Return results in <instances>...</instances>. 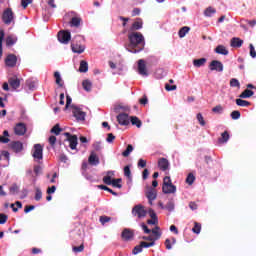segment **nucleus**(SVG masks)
I'll return each instance as SVG.
<instances>
[{
    "label": "nucleus",
    "mask_w": 256,
    "mask_h": 256,
    "mask_svg": "<svg viewBox=\"0 0 256 256\" xmlns=\"http://www.w3.org/2000/svg\"><path fill=\"white\" fill-rule=\"evenodd\" d=\"M139 29H143V20L141 18H137L136 21L133 22L129 31L130 33H135V31H139Z\"/></svg>",
    "instance_id": "dca6fc26"
},
{
    "label": "nucleus",
    "mask_w": 256,
    "mask_h": 256,
    "mask_svg": "<svg viewBox=\"0 0 256 256\" xmlns=\"http://www.w3.org/2000/svg\"><path fill=\"white\" fill-rule=\"evenodd\" d=\"M213 113H217L218 115H221L223 113L224 108L221 105H217L214 108H212Z\"/></svg>",
    "instance_id": "3c124183"
},
{
    "label": "nucleus",
    "mask_w": 256,
    "mask_h": 256,
    "mask_svg": "<svg viewBox=\"0 0 256 256\" xmlns=\"http://www.w3.org/2000/svg\"><path fill=\"white\" fill-rule=\"evenodd\" d=\"M253 95H255V92H253L252 90L246 89L239 95V97L240 99H249V97H253Z\"/></svg>",
    "instance_id": "bb28decb"
},
{
    "label": "nucleus",
    "mask_w": 256,
    "mask_h": 256,
    "mask_svg": "<svg viewBox=\"0 0 256 256\" xmlns=\"http://www.w3.org/2000/svg\"><path fill=\"white\" fill-rule=\"evenodd\" d=\"M8 83H9L10 87L13 88L14 90H17V89H19V87H21V80L19 78H17V76H13V77L9 78Z\"/></svg>",
    "instance_id": "a211bd4d"
},
{
    "label": "nucleus",
    "mask_w": 256,
    "mask_h": 256,
    "mask_svg": "<svg viewBox=\"0 0 256 256\" xmlns=\"http://www.w3.org/2000/svg\"><path fill=\"white\" fill-rule=\"evenodd\" d=\"M215 13H217V10L211 6L204 11L205 17H211L212 15H215Z\"/></svg>",
    "instance_id": "c9c22d12"
},
{
    "label": "nucleus",
    "mask_w": 256,
    "mask_h": 256,
    "mask_svg": "<svg viewBox=\"0 0 256 256\" xmlns=\"http://www.w3.org/2000/svg\"><path fill=\"white\" fill-rule=\"evenodd\" d=\"M122 241H133L135 239V230L124 228L121 233Z\"/></svg>",
    "instance_id": "0eeeda50"
},
{
    "label": "nucleus",
    "mask_w": 256,
    "mask_h": 256,
    "mask_svg": "<svg viewBox=\"0 0 256 256\" xmlns=\"http://www.w3.org/2000/svg\"><path fill=\"white\" fill-rule=\"evenodd\" d=\"M229 141V132L224 131L219 138V143H227Z\"/></svg>",
    "instance_id": "4c0bfd02"
},
{
    "label": "nucleus",
    "mask_w": 256,
    "mask_h": 256,
    "mask_svg": "<svg viewBox=\"0 0 256 256\" xmlns=\"http://www.w3.org/2000/svg\"><path fill=\"white\" fill-rule=\"evenodd\" d=\"M186 183L188 185H192L193 183H195V175L193 173H189L187 178H186Z\"/></svg>",
    "instance_id": "de8ad7c7"
},
{
    "label": "nucleus",
    "mask_w": 256,
    "mask_h": 256,
    "mask_svg": "<svg viewBox=\"0 0 256 256\" xmlns=\"http://www.w3.org/2000/svg\"><path fill=\"white\" fill-rule=\"evenodd\" d=\"M140 244L142 245V249H147L149 247H154L155 246V242L142 241V242H140Z\"/></svg>",
    "instance_id": "864d4df0"
},
{
    "label": "nucleus",
    "mask_w": 256,
    "mask_h": 256,
    "mask_svg": "<svg viewBox=\"0 0 256 256\" xmlns=\"http://www.w3.org/2000/svg\"><path fill=\"white\" fill-rule=\"evenodd\" d=\"M230 117L234 121H237V119H241V112H239V110H234L231 112Z\"/></svg>",
    "instance_id": "79ce46f5"
},
{
    "label": "nucleus",
    "mask_w": 256,
    "mask_h": 256,
    "mask_svg": "<svg viewBox=\"0 0 256 256\" xmlns=\"http://www.w3.org/2000/svg\"><path fill=\"white\" fill-rule=\"evenodd\" d=\"M98 189H102L103 191H108V193H111V195H114L115 197H117V192L113 191L111 188L105 185H98Z\"/></svg>",
    "instance_id": "a19ab883"
},
{
    "label": "nucleus",
    "mask_w": 256,
    "mask_h": 256,
    "mask_svg": "<svg viewBox=\"0 0 256 256\" xmlns=\"http://www.w3.org/2000/svg\"><path fill=\"white\" fill-rule=\"evenodd\" d=\"M99 221H100L101 225H105V223H109V221H111V217L100 216Z\"/></svg>",
    "instance_id": "6e6d98bb"
},
{
    "label": "nucleus",
    "mask_w": 256,
    "mask_h": 256,
    "mask_svg": "<svg viewBox=\"0 0 256 256\" xmlns=\"http://www.w3.org/2000/svg\"><path fill=\"white\" fill-rule=\"evenodd\" d=\"M67 141L69 142V147L72 150L77 149V145H78V139H77V135H72L69 132L64 133Z\"/></svg>",
    "instance_id": "6e6552de"
},
{
    "label": "nucleus",
    "mask_w": 256,
    "mask_h": 256,
    "mask_svg": "<svg viewBox=\"0 0 256 256\" xmlns=\"http://www.w3.org/2000/svg\"><path fill=\"white\" fill-rule=\"evenodd\" d=\"M71 49H72L73 53H78L79 55H81V53H83V51H85V46H83L81 44H75V42H73L71 44Z\"/></svg>",
    "instance_id": "4be33fe9"
},
{
    "label": "nucleus",
    "mask_w": 256,
    "mask_h": 256,
    "mask_svg": "<svg viewBox=\"0 0 256 256\" xmlns=\"http://www.w3.org/2000/svg\"><path fill=\"white\" fill-rule=\"evenodd\" d=\"M236 105H238V107H249V105H251V102L238 98L236 99Z\"/></svg>",
    "instance_id": "f704fd0d"
},
{
    "label": "nucleus",
    "mask_w": 256,
    "mask_h": 256,
    "mask_svg": "<svg viewBox=\"0 0 256 256\" xmlns=\"http://www.w3.org/2000/svg\"><path fill=\"white\" fill-rule=\"evenodd\" d=\"M143 251V246L137 245L134 247V249L132 250L133 255H139V253H141Z\"/></svg>",
    "instance_id": "603ef678"
},
{
    "label": "nucleus",
    "mask_w": 256,
    "mask_h": 256,
    "mask_svg": "<svg viewBox=\"0 0 256 256\" xmlns=\"http://www.w3.org/2000/svg\"><path fill=\"white\" fill-rule=\"evenodd\" d=\"M117 121L119 125L127 126L131 121L129 120V115L127 113H120L117 116Z\"/></svg>",
    "instance_id": "4468645a"
},
{
    "label": "nucleus",
    "mask_w": 256,
    "mask_h": 256,
    "mask_svg": "<svg viewBox=\"0 0 256 256\" xmlns=\"http://www.w3.org/2000/svg\"><path fill=\"white\" fill-rule=\"evenodd\" d=\"M32 157H34L35 159H38V161L43 159V146H41V144L34 145Z\"/></svg>",
    "instance_id": "9b49d317"
},
{
    "label": "nucleus",
    "mask_w": 256,
    "mask_h": 256,
    "mask_svg": "<svg viewBox=\"0 0 256 256\" xmlns=\"http://www.w3.org/2000/svg\"><path fill=\"white\" fill-rule=\"evenodd\" d=\"M207 63L206 58H200V59H194L193 60V65L194 67H203Z\"/></svg>",
    "instance_id": "7c9ffc66"
},
{
    "label": "nucleus",
    "mask_w": 256,
    "mask_h": 256,
    "mask_svg": "<svg viewBox=\"0 0 256 256\" xmlns=\"http://www.w3.org/2000/svg\"><path fill=\"white\" fill-rule=\"evenodd\" d=\"M5 65L6 67H15L17 65V56L15 54H9L5 58Z\"/></svg>",
    "instance_id": "ddd939ff"
},
{
    "label": "nucleus",
    "mask_w": 256,
    "mask_h": 256,
    "mask_svg": "<svg viewBox=\"0 0 256 256\" xmlns=\"http://www.w3.org/2000/svg\"><path fill=\"white\" fill-rule=\"evenodd\" d=\"M9 131L4 130L3 131V136H0V143H9Z\"/></svg>",
    "instance_id": "e433bc0d"
},
{
    "label": "nucleus",
    "mask_w": 256,
    "mask_h": 256,
    "mask_svg": "<svg viewBox=\"0 0 256 256\" xmlns=\"http://www.w3.org/2000/svg\"><path fill=\"white\" fill-rule=\"evenodd\" d=\"M189 31H191L190 27H188V26L182 27L178 32L180 39H183V37H185V35H187V33H189Z\"/></svg>",
    "instance_id": "473e14b6"
},
{
    "label": "nucleus",
    "mask_w": 256,
    "mask_h": 256,
    "mask_svg": "<svg viewBox=\"0 0 256 256\" xmlns=\"http://www.w3.org/2000/svg\"><path fill=\"white\" fill-rule=\"evenodd\" d=\"M79 71L80 73H87V71H89V64L87 63V61L82 60L80 62Z\"/></svg>",
    "instance_id": "c756f323"
},
{
    "label": "nucleus",
    "mask_w": 256,
    "mask_h": 256,
    "mask_svg": "<svg viewBox=\"0 0 256 256\" xmlns=\"http://www.w3.org/2000/svg\"><path fill=\"white\" fill-rule=\"evenodd\" d=\"M249 49H250V56L252 57V59H255L256 57L255 46H253V44H250Z\"/></svg>",
    "instance_id": "052dcab7"
},
{
    "label": "nucleus",
    "mask_w": 256,
    "mask_h": 256,
    "mask_svg": "<svg viewBox=\"0 0 256 256\" xmlns=\"http://www.w3.org/2000/svg\"><path fill=\"white\" fill-rule=\"evenodd\" d=\"M192 231L196 234L199 235L201 233V223L195 222L194 227L192 228Z\"/></svg>",
    "instance_id": "09e8293b"
},
{
    "label": "nucleus",
    "mask_w": 256,
    "mask_h": 256,
    "mask_svg": "<svg viewBox=\"0 0 256 256\" xmlns=\"http://www.w3.org/2000/svg\"><path fill=\"white\" fill-rule=\"evenodd\" d=\"M124 175L128 179H131V168L129 166L124 167Z\"/></svg>",
    "instance_id": "13d9d810"
},
{
    "label": "nucleus",
    "mask_w": 256,
    "mask_h": 256,
    "mask_svg": "<svg viewBox=\"0 0 256 256\" xmlns=\"http://www.w3.org/2000/svg\"><path fill=\"white\" fill-rule=\"evenodd\" d=\"M54 79L58 87H63V79L61 78V74L59 73V71L54 72Z\"/></svg>",
    "instance_id": "cd10ccee"
},
{
    "label": "nucleus",
    "mask_w": 256,
    "mask_h": 256,
    "mask_svg": "<svg viewBox=\"0 0 256 256\" xmlns=\"http://www.w3.org/2000/svg\"><path fill=\"white\" fill-rule=\"evenodd\" d=\"M210 71H217L218 73L223 72V63L219 60H213L209 64Z\"/></svg>",
    "instance_id": "9d476101"
},
{
    "label": "nucleus",
    "mask_w": 256,
    "mask_h": 256,
    "mask_svg": "<svg viewBox=\"0 0 256 256\" xmlns=\"http://www.w3.org/2000/svg\"><path fill=\"white\" fill-rule=\"evenodd\" d=\"M17 43V36L9 35L6 37V46L7 47H13Z\"/></svg>",
    "instance_id": "393cba45"
},
{
    "label": "nucleus",
    "mask_w": 256,
    "mask_h": 256,
    "mask_svg": "<svg viewBox=\"0 0 256 256\" xmlns=\"http://www.w3.org/2000/svg\"><path fill=\"white\" fill-rule=\"evenodd\" d=\"M72 251L74 253H83V251H85V244L82 243L80 246L72 247Z\"/></svg>",
    "instance_id": "37998d69"
},
{
    "label": "nucleus",
    "mask_w": 256,
    "mask_h": 256,
    "mask_svg": "<svg viewBox=\"0 0 256 256\" xmlns=\"http://www.w3.org/2000/svg\"><path fill=\"white\" fill-rule=\"evenodd\" d=\"M58 41H60V43H63L64 45H68L71 41V32H69L68 30H61L60 32H58Z\"/></svg>",
    "instance_id": "423d86ee"
},
{
    "label": "nucleus",
    "mask_w": 256,
    "mask_h": 256,
    "mask_svg": "<svg viewBox=\"0 0 256 256\" xmlns=\"http://www.w3.org/2000/svg\"><path fill=\"white\" fill-rule=\"evenodd\" d=\"M165 209H167V211L171 212L175 209V204L172 201H170L166 204Z\"/></svg>",
    "instance_id": "680f3d73"
},
{
    "label": "nucleus",
    "mask_w": 256,
    "mask_h": 256,
    "mask_svg": "<svg viewBox=\"0 0 256 256\" xmlns=\"http://www.w3.org/2000/svg\"><path fill=\"white\" fill-rule=\"evenodd\" d=\"M107 143H113L115 141V135L113 133H109L107 138H106Z\"/></svg>",
    "instance_id": "69168bd1"
},
{
    "label": "nucleus",
    "mask_w": 256,
    "mask_h": 256,
    "mask_svg": "<svg viewBox=\"0 0 256 256\" xmlns=\"http://www.w3.org/2000/svg\"><path fill=\"white\" fill-rule=\"evenodd\" d=\"M131 124L136 125L138 129H141V126L143 125V122L137 117V116H132L130 118Z\"/></svg>",
    "instance_id": "c85d7f7f"
},
{
    "label": "nucleus",
    "mask_w": 256,
    "mask_h": 256,
    "mask_svg": "<svg viewBox=\"0 0 256 256\" xmlns=\"http://www.w3.org/2000/svg\"><path fill=\"white\" fill-rule=\"evenodd\" d=\"M43 197V192H41V189L37 188L35 193V201H41Z\"/></svg>",
    "instance_id": "4d7b16f0"
},
{
    "label": "nucleus",
    "mask_w": 256,
    "mask_h": 256,
    "mask_svg": "<svg viewBox=\"0 0 256 256\" xmlns=\"http://www.w3.org/2000/svg\"><path fill=\"white\" fill-rule=\"evenodd\" d=\"M230 46L239 49L240 47H243V40L234 37L230 40Z\"/></svg>",
    "instance_id": "412c9836"
},
{
    "label": "nucleus",
    "mask_w": 256,
    "mask_h": 256,
    "mask_svg": "<svg viewBox=\"0 0 256 256\" xmlns=\"http://www.w3.org/2000/svg\"><path fill=\"white\" fill-rule=\"evenodd\" d=\"M61 127L59 126V124H56L52 129H51V133H54V135H60L61 133Z\"/></svg>",
    "instance_id": "5fc2aeb1"
},
{
    "label": "nucleus",
    "mask_w": 256,
    "mask_h": 256,
    "mask_svg": "<svg viewBox=\"0 0 256 256\" xmlns=\"http://www.w3.org/2000/svg\"><path fill=\"white\" fill-rule=\"evenodd\" d=\"M128 41L129 45L127 51L130 53H139V51H143V47H145V37H143L141 32H129Z\"/></svg>",
    "instance_id": "f257e3e1"
},
{
    "label": "nucleus",
    "mask_w": 256,
    "mask_h": 256,
    "mask_svg": "<svg viewBox=\"0 0 256 256\" xmlns=\"http://www.w3.org/2000/svg\"><path fill=\"white\" fill-rule=\"evenodd\" d=\"M138 167H141L142 169H144V167H147V160L139 159Z\"/></svg>",
    "instance_id": "774afa93"
},
{
    "label": "nucleus",
    "mask_w": 256,
    "mask_h": 256,
    "mask_svg": "<svg viewBox=\"0 0 256 256\" xmlns=\"http://www.w3.org/2000/svg\"><path fill=\"white\" fill-rule=\"evenodd\" d=\"M123 180L121 178H117V179H113L112 180V187H116L117 189H121V187H123V185H121V182Z\"/></svg>",
    "instance_id": "ea45409f"
},
{
    "label": "nucleus",
    "mask_w": 256,
    "mask_h": 256,
    "mask_svg": "<svg viewBox=\"0 0 256 256\" xmlns=\"http://www.w3.org/2000/svg\"><path fill=\"white\" fill-rule=\"evenodd\" d=\"M159 226H156L154 229L151 230V233L154 235L155 241H159L161 239V232L159 231Z\"/></svg>",
    "instance_id": "72a5a7b5"
},
{
    "label": "nucleus",
    "mask_w": 256,
    "mask_h": 256,
    "mask_svg": "<svg viewBox=\"0 0 256 256\" xmlns=\"http://www.w3.org/2000/svg\"><path fill=\"white\" fill-rule=\"evenodd\" d=\"M132 215L138 219H143V217H147V210H145V206L138 204L132 208Z\"/></svg>",
    "instance_id": "7ed1b4c3"
},
{
    "label": "nucleus",
    "mask_w": 256,
    "mask_h": 256,
    "mask_svg": "<svg viewBox=\"0 0 256 256\" xmlns=\"http://www.w3.org/2000/svg\"><path fill=\"white\" fill-rule=\"evenodd\" d=\"M14 133L18 137H23L27 133V125L23 122H19L14 127Z\"/></svg>",
    "instance_id": "1a4fd4ad"
},
{
    "label": "nucleus",
    "mask_w": 256,
    "mask_h": 256,
    "mask_svg": "<svg viewBox=\"0 0 256 256\" xmlns=\"http://www.w3.org/2000/svg\"><path fill=\"white\" fill-rule=\"evenodd\" d=\"M82 87H83L84 91H87V93H91V91L93 89V82H91V80H89V79L83 80Z\"/></svg>",
    "instance_id": "5701e85b"
},
{
    "label": "nucleus",
    "mask_w": 256,
    "mask_h": 256,
    "mask_svg": "<svg viewBox=\"0 0 256 256\" xmlns=\"http://www.w3.org/2000/svg\"><path fill=\"white\" fill-rule=\"evenodd\" d=\"M70 107L72 109L73 117H75V119L77 121H85V117L87 114L85 112H83V110H81V108H79L75 105H71Z\"/></svg>",
    "instance_id": "39448f33"
},
{
    "label": "nucleus",
    "mask_w": 256,
    "mask_h": 256,
    "mask_svg": "<svg viewBox=\"0 0 256 256\" xmlns=\"http://www.w3.org/2000/svg\"><path fill=\"white\" fill-rule=\"evenodd\" d=\"M215 53H217L218 55H229V50H227V48L223 45H218L215 48Z\"/></svg>",
    "instance_id": "a878e982"
},
{
    "label": "nucleus",
    "mask_w": 256,
    "mask_h": 256,
    "mask_svg": "<svg viewBox=\"0 0 256 256\" xmlns=\"http://www.w3.org/2000/svg\"><path fill=\"white\" fill-rule=\"evenodd\" d=\"M165 89H166V91H176L177 90V85L166 84Z\"/></svg>",
    "instance_id": "0e129e2a"
},
{
    "label": "nucleus",
    "mask_w": 256,
    "mask_h": 256,
    "mask_svg": "<svg viewBox=\"0 0 256 256\" xmlns=\"http://www.w3.org/2000/svg\"><path fill=\"white\" fill-rule=\"evenodd\" d=\"M88 163L90 165H99V157L95 152H91L89 158H88Z\"/></svg>",
    "instance_id": "b1692460"
},
{
    "label": "nucleus",
    "mask_w": 256,
    "mask_h": 256,
    "mask_svg": "<svg viewBox=\"0 0 256 256\" xmlns=\"http://www.w3.org/2000/svg\"><path fill=\"white\" fill-rule=\"evenodd\" d=\"M103 183L105 185H111L113 183V180L111 179V176L107 175L103 177Z\"/></svg>",
    "instance_id": "bf43d9fd"
},
{
    "label": "nucleus",
    "mask_w": 256,
    "mask_h": 256,
    "mask_svg": "<svg viewBox=\"0 0 256 256\" xmlns=\"http://www.w3.org/2000/svg\"><path fill=\"white\" fill-rule=\"evenodd\" d=\"M230 87H237L239 89L241 87V83L237 78H232L230 80Z\"/></svg>",
    "instance_id": "8fccbe9b"
},
{
    "label": "nucleus",
    "mask_w": 256,
    "mask_h": 256,
    "mask_svg": "<svg viewBox=\"0 0 256 256\" xmlns=\"http://www.w3.org/2000/svg\"><path fill=\"white\" fill-rule=\"evenodd\" d=\"M196 119L199 122V124L201 125V127H205V125L207 124L205 122V118H203V114H201V113L197 114Z\"/></svg>",
    "instance_id": "49530a36"
},
{
    "label": "nucleus",
    "mask_w": 256,
    "mask_h": 256,
    "mask_svg": "<svg viewBox=\"0 0 256 256\" xmlns=\"http://www.w3.org/2000/svg\"><path fill=\"white\" fill-rule=\"evenodd\" d=\"M26 85H27L28 89L33 90V89H36L37 82L35 80L29 79V80L26 81Z\"/></svg>",
    "instance_id": "a18cd8bd"
},
{
    "label": "nucleus",
    "mask_w": 256,
    "mask_h": 256,
    "mask_svg": "<svg viewBox=\"0 0 256 256\" xmlns=\"http://www.w3.org/2000/svg\"><path fill=\"white\" fill-rule=\"evenodd\" d=\"M3 39H5V30H0V59L3 57Z\"/></svg>",
    "instance_id": "2f4dec72"
},
{
    "label": "nucleus",
    "mask_w": 256,
    "mask_h": 256,
    "mask_svg": "<svg viewBox=\"0 0 256 256\" xmlns=\"http://www.w3.org/2000/svg\"><path fill=\"white\" fill-rule=\"evenodd\" d=\"M169 167L170 163L167 158H160L158 160V169H160V171H169Z\"/></svg>",
    "instance_id": "f3484780"
},
{
    "label": "nucleus",
    "mask_w": 256,
    "mask_h": 256,
    "mask_svg": "<svg viewBox=\"0 0 256 256\" xmlns=\"http://www.w3.org/2000/svg\"><path fill=\"white\" fill-rule=\"evenodd\" d=\"M10 148L15 153H21V151H23V143L21 141H13L10 143Z\"/></svg>",
    "instance_id": "aec40b11"
},
{
    "label": "nucleus",
    "mask_w": 256,
    "mask_h": 256,
    "mask_svg": "<svg viewBox=\"0 0 256 256\" xmlns=\"http://www.w3.org/2000/svg\"><path fill=\"white\" fill-rule=\"evenodd\" d=\"M138 73L143 77H147L149 75V72H147V65L145 64V60L143 59H140L138 61Z\"/></svg>",
    "instance_id": "f8f14e48"
},
{
    "label": "nucleus",
    "mask_w": 256,
    "mask_h": 256,
    "mask_svg": "<svg viewBox=\"0 0 256 256\" xmlns=\"http://www.w3.org/2000/svg\"><path fill=\"white\" fill-rule=\"evenodd\" d=\"M162 193H164V195H171L173 193H177V186L173 185L170 176H165L163 179Z\"/></svg>",
    "instance_id": "f03ea898"
},
{
    "label": "nucleus",
    "mask_w": 256,
    "mask_h": 256,
    "mask_svg": "<svg viewBox=\"0 0 256 256\" xmlns=\"http://www.w3.org/2000/svg\"><path fill=\"white\" fill-rule=\"evenodd\" d=\"M140 105H147L149 103V99L147 98V95H144L142 98L139 99Z\"/></svg>",
    "instance_id": "e2e57ef3"
},
{
    "label": "nucleus",
    "mask_w": 256,
    "mask_h": 256,
    "mask_svg": "<svg viewBox=\"0 0 256 256\" xmlns=\"http://www.w3.org/2000/svg\"><path fill=\"white\" fill-rule=\"evenodd\" d=\"M13 19H15V14L13 13V10L11 8H7L4 10L2 14V21L5 23V25H11L13 23Z\"/></svg>",
    "instance_id": "20e7f679"
},
{
    "label": "nucleus",
    "mask_w": 256,
    "mask_h": 256,
    "mask_svg": "<svg viewBox=\"0 0 256 256\" xmlns=\"http://www.w3.org/2000/svg\"><path fill=\"white\" fill-rule=\"evenodd\" d=\"M7 223V215L0 214V225H5Z\"/></svg>",
    "instance_id": "338daca9"
},
{
    "label": "nucleus",
    "mask_w": 256,
    "mask_h": 256,
    "mask_svg": "<svg viewBox=\"0 0 256 256\" xmlns=\"http://www.w3.org/2000/svg\"><path fill=\"white\" fill-rule=\"evenodd\" d=\"M133 152V145L129 144L124 152H122L123 157H129Z\"/></svg>",
    "instance_id": "c03bdc74"
},
{
    "label": "nucleus",
    "mask_w": 256,
    "mask_h": 256,
    "mask_svg": "<svg viewBox=\"0 0 256 256\" xmlns=\"http://www.w3.org/2000/svg\"><path fill=\"white\" fill-rule=\"evenodd\" d=\"M146 197L149 201V205H153V201H155V199H157V190L150 188L147 192H146Z\"/></svg>",
    "instance_id": "6ab92c4d"
},
{
    "label": "nucleus",
    "mask_w": 256,
    "mask_h": 256,
    "mask_svg": "<svg viewBox=\"0 0 256 256\" xmlns=\"http://www.w3.org/2000/svg\"><path fill=\"white\" fill-rule=\"evenodd\" d=\"M71 15H74L70 20V27H80L83 19L80 16H77V13L71 12Z\"/></svg>",
    "instance_id": "2eb2a0df"
},
{
    "label": "nucleus",
    "mask_w": 256,
    "mask_h": 256,
    "mask_svg": "<svg viewBox=\"0 0 256 256\" xmlns=\"http://www.w3.org/2000/svg\"><path fill=\"white\" fill-rule=\"evenodd\" d=\"M10 195H17L19 193V186L17 184H12L9 188Z\"/></svg>",
    "instance_id": "58836bf2"
}]
</instances>
